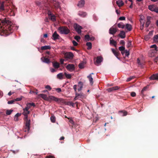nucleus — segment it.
Listing matches in <instances>:
<instances>
[{
	"label": "nucleus",
	"instance_id": "2eb2a0df",
	"mask_svg": "<svg viewBox=\"0 0 158 158\" xmlns=\"http://www.w3.org/2000/svg\"><path fill=\"white\" fill-rule=\"evenodd\" d=\"M150 79L151 80L158 79V73L156 74H153L150 77Z\"/></svg>",
	"mask_w": 158,
	"mask_h": 158
},
{
	"label": "nucleus",
	"instance_id": "c85d7f7f",
	"mask_svg": "<svg viewBox=\"0 0 158 158\" xmlns=\"http://www.w3.org/2000/svg\"><path fill=\"white\" fill-rule=\"evenodd\" d=\"M75 95H77L79 98H83L84 97V94L83 93H81L80 94H78L77 92H76Z\"/></svg>",
	"mask_w": 158,
	"mask_h": 158
},
{
	"label": "nucleus",
	"instance_id": "f8f14e48",
	"mask_svg": "<svg viewBox=\"0 0 158 158\" xmlns=\"http://www.w3.org/2000/svg\"><path fill=\"white\" fill-rule=\"evenodd\" d=\"M117 29L115 28L111 27L109 30V33L110 34H114L117 32Z\"/></svg>",
	"mask_w": 158,
	"mask_h": 158
},
{
	"label": "nucleus",
	"instance_id": "49530a36",
	"mask_svg": "<svg viewBox=\"0 0 158 158\" xmlns=\"http://www.w3.org/2000/svg\"><path fill=\"white\" fill-rule=\"evenodd\" d=\"M147 88L148 87L147 86H145L141 90V93L143 94V92L146 90V89H147Z\"/></svg>",
	"mask_w": 158,
	"mask_h": 158
},
{
	"label": "nucleus",
	"instance_id": "f257e3e1",
	"mask_svg": "<svg viewBox=\"0 0 158 158\" xmlns=\"http://www.w3.org/2000/svg\"><path fill=\"white\" fill-rule=\"evenodd\" d=\"M1 29L0 30L1 35L7 36L12 33L15 29V25L6 18L0 19Z\"/></svg>",
	"mask_w": 158,
	"mask_h": 158
},
{
	"label": "nucleus",
	"instance_id": "a211bd4d",
	"mask_svg": "<svg viewBox=\"0 0 158 158\" xmlns=\"http://www.w3.org/2000/svg\"><path fill=\"white\" fill-rule=\"evenodd\" d=\"M53 5L56 9H57L58 8H60L59 3L57 2H56V1L54 2Z\"/></svg>",
	"mask_w": 158,
	"mask_h": 158
},
{
	"label": "nucleus",
	"instance_id": "4be33fe9",
	"mask_svg": "<svg viewBox=\"0 0 158 158\" xmlns=\"http://www.w3.org/2000/svg\"><path fill=\"white\" fill-rule=\"evenodd\" d=\"M113 53H114V55L116 56V57L118 59H119V58L118 57V56L119 55V53L118 52L116 51L113 48L111 49Z\"/></svg>",
	"mask_w": 158,
	"mask_h": 158
},
{
	"label": "nucleus",
	"instance_id": "864d4df0",
	"mask_svg": "<svg viewBox=\"0 0 158 158\" xmlns=\"http://www.w3.org/2000/svg\"><path fill=\"white\" fill-rule=\"evenodd\" d=\"M15 102V100L14 99L8 102L7 103L8 104H12Z\"/></svg>",
	"mask_w": 158,
	"mask_h": 158
},
{
	"label": "nucleus",
	"instance_id": "bf43d9fd",
	"mask_svg": "<svg viewBox=\"0 0 158 158\" xmlns=\"http://www.w3.org/2000/svg\"><path fill=\"white\" fill-rule=\"evenodd\" d=\"M131 96L132 97H134L136 96V93L134 92H132L131 94Z\"/></svg>",
	"mask_w": 158,
	"mask_h": 158
},
{
	"label": "nucleus",
	"instance_id": "58836bf2",
	"mask_svg": "<svg viewBox=\"0 0 158 158\" xmlns=\"http://www.w3.org/2000/svg\"><path fill=\"white\" fill-rule=\"evenodd\" d=\"M64 74L66 77L68 79H71L72 77V75L70 74H67L66 72L64 73Z\"/></svg>",
	"mask_w": 158,
	"mask_h": 158
},
{
	"label": "nucleus",
	"instance_id": "8fccbe9b",
	"mask_svg": "<svg viewBox=\"0 0 158 158\" xmlns=\"http://www.w3.org/2000/svg\"><path fill=\"white\" fill-rule=\"evenodd\" d=\"M72 43L73 45L75 46H77L78 44V43L75 41L74 40H73L72 41Z\"/></svg>",
	"mask_w": 158,
	"mask_h": 158
},
{
	"label": "nucleus",
	"instance_id": "9b49d317",
	"mask_svg": "<svg viewBox=\"0 0 158 158\" xmlns=\"http://www.w3.org/2000/svg\"><path fill=\"white\" fill-rule=\"evenodd\" d=\"M119 89V87L118 86H115L109 88L107 89V91L109 92H111L114 90H118Z\"/></svg>",
	"mask_w": 158,
	"mask_h": 158
},
{
	"label": "nucleus",
	"instance_id": "6e6552de",
	"mask_svg": "<svg viewBox=\"0 0 158 158\" xmlns=\"http://www.w3.org/2000/svg\"><path fill=\"white\" fill-rule=\"evenodd\" d=\"M103 60V58L101 56H98L96 58V60L94 61V63L95 65L98 66L99 64H100Z\"/></svg>",
	"mask_w": 158,
	"mask_h": 158
},
{
	"label": "nucleus",
	"instance_id": "f3484780",
	"mask_svg": "<svg viewBox=\"0 0 158 158\" xmlns=\"http://www.w3.org/2000/svg\"><path fill=\"white\" fill-rule=\"evenodd\" d=\"M85 4V2L84 0H81L79 2L77 6L80 7H83Z\"/></svg>",
	"mask_w": 158,
	"mask_h": 158
},
{
	"label": "nucleus",
	"instance_id": "2f4dec72",
	"mask_svg": "<svg viewBox=\"0 0 158 158\" xmlns=\"http://www.w3.org/2000/svg\"><path fill=\"white\" fill-rule=\"evenodd\" d=\"M86 45L88 46L87 49L90 50L92 48V44L90 42H87L86 44Z\"/></svg>",
	"mask_w": 158,
	"mask_h": 158
},
{
	"label": "nucleus",
	"instance_id": "a18cd8bd",
	"mask_svg": "<svg viewBox=\"0 0 158 158\" xmlns=\"http://www.w3.org/2000/svg\"><path fill=\"white\" fill-rule=\"evenodd\" d=\"M118 49L120 51H122L125 50V48L123 46H121L119 47Z\"/></svg>",
	"mask_w": 158,
	"mask_h": 158
},
{
	"label": "nucleus",
	"instance_id": "aec40b11",
	"mask_svg": "<svg viewBox=\"0 0 158 158\" xmlns=\"http://www.w3.org/2000/svg\"><path fill=\"white\" fill-rule=\"evenodd\" d=\"M78 15L81 17H84L87 14L85 12L80 11L78 12Z\"/></svg>",
	"mask_w": 158,
	"mask_h": 158
},
{
	"label": "nucleus",
	"instance_id": "e433bc0d",
	"mask_svg": "<svg viewBox=\"0 0 158 158\" xmlns=\"http://www.w3.org/2000/svg\"><path fill=\"white\" fill-rule=\"evenodd\" d=\"M90 37L89 35H86L85 36V39L86 41H89Z\"/></svg>",
	"mask_w": 158,
	"mask_h": 158
},
{
	"label": "nucleus",
	"instance_id": "72a5a7b5",
	"mask_svg": "<svg viewBox=\"0 0 158 158\" xmlns=\"http://www.w3.org/2000/svg\"><path fill=\"white\" fill-rule=\"evenodd\" d=\"M66 104L69 106H72L73 107H74L75 105L74 103L71 102H67Z\"/></svg>",
	"mask_w": 158,
	"mask_h": 158
},
{
	"label": "nucleus",
	"instance_id": "473e14b6",
	"mask_svg": "<svg viewBox=\"0 0 158 158\" xmlns=\"http://www.w3.org/2000/svg\"><path fill=\"white\" fill-rule=\"evenodd\" d=\"M153 41L156 43L158 42V34L154 35L153 37Z\"/></svg>",
	"mask_w": 158,
	"mask_h": 158
},
{
	"label": "nucleus",
	"instance_id": "9d476101",
	"mask_svg": "<svg viewBox=\"0 0 158 158\" xmlns=\"http://www.w3.org/2000/svg\"><path fill=\"white\" fill-rule=\"evenodd\" d=\"M52 39L53 40H56L59 39L60 36L57 33V32L56 31H55L53 34L52 35Z\"/></svg>",
	"mask_w": 158,
	"mask_h": 158
},
{
	"label": "nucleus",
	"instance_id": "13d9d810",
	"mask_svg": "<svg viewBox=\"0 0 158 158\" xmlns=\"http://www.w3.org/2000/svg\"><path fill=\"white\" fill-rule=\"evenodd\" d=\"M125 19V17L124 16L121 17L119 18V20H124Z\"/></svg>",
	"mask_w": 158,
	"mask_h": 158
},
{
	"label": "nucleus",
	"instance_id": "603ef678",
	"mask_svg": "<svg viewBox=\"0 0 158 158\" xmlns=\"http://www.w3.org/2000/svg\"><path fill=\"white\" fill-rule=\"evenodd\" d=\"M134 77H135L134 76L131 77H129V78H127V81H131L132 79L134 78Z\"/></svg>",
	"mask_w": 158,
	"mask_h": 158
},
{
	"label": "nucleus",
	"instance_id": "412c9836",
	"mask_svg": "<svg viewBox=\"0 0 158 158\" xmlns=\"http://www.w3.org/2000/svg\"><path fill=\"white\" fill-rule=\"evenodd\" d=\"M110 44L113 45L115 47L116 46L117 42L112 39V37H111L110 40Z\"/></svg>",
	"mask_w": 158,
	"mask_h": 158
},
{
	"label": "nucleus",
	"instance_id": "e2e57ef3",
	"mask_svg": "<svg viewBox=\"0 0 158 158\" xmlns=\"http://www.w3.org/2000/svg\"><path fill=\"white\" fill-rule=\"evenodd\" d=\"M22 99V98H17L16 99H14L15 101H20Z\"/></svg>",
	"mask_w": 158,
	"mask_h": 158
},
{
	"label": "nucleus",
	"instance_id": "6ab92c4d",
	"mask_svg": "<svg viewBox=\"0 0 158 158\" xmlns=\"http://www.w3.org/2000/svg\"><path fill=\"white\" fill-rule=\"evenodd\" d=\"M116 4L119 7H121L124 5V2L122 0H118L116 2Z\"/></svg>",
	"mask_w": 158,
	"mask_h": 158
},
{
	"label": "nucleus",
	"instance_id": "4468645a",
	"mask_svg": "<svg viewBox=\"0 0 158 158\" xmlns=\"http://www.w3.org/2000/svg\"><path fill=\"white\" fill-rule=\"evenodd\" d=\"M118 35L122 39L126 37L125 33L124 31H121Z\"/></svg>",
	"mask_w": 158,
	"mask_h": 158
},
{
	"label": "nucleus",
	"instance_id": "5fc2aeb1",
	"mask_svg": "<svg viewBox=\"0 0 158 158\" xmlns=\"http://www.w3.org/2000/svg\"><path fill=\"white\" fill-rule=\"evenodd\" d=\"M55 90L58 93H60L61 91V89L60 88H56Z\"/></svg>",
	"mask_w": 158,
	"mask_h": 158
},
{
	"label": "nucleus",
	"instance_id": "b1692460",
	"mask_svg": "<svg viewBox=\"0 0 158 158\" xmlns=\"http://www.w3.org/2000/svg\"><path fill=\"white\" fill-rule=\"evenodd\" d=\"M52 64L53 67L56 69H58L60 67L59 63L57 62H53Z\"/></svg>",
	"mask_w": 158,
	"mask_h": 158
},
{
	"label": "nucleus",
	"instance_id": "7c9ffc66",
	"mask_svg": "<svg viewBox=\"0 0 158 158\" xmlns=\"http://www.w3.org/2000/svg\"><path fill=\"white\" fill-rule=\"evenodd\" d=\"M118 26L119 28H124L125 27V25L122 22H120L118 24Z\"/></svg>",
	"mask_w": 158,
	"mask_h": 158
},
{
	"label": "nucleus",
	"instance_id": "680f3d73",
	"mask_svg": "<svg viewBox=\"0 0 158 158\" xmlns=\"http://www.w3.org/2000/svg\"><path fill=\"white\" fill-rule=\"evenodd\" d=\"M37 89H35V90L34 91H31L30 93H35L36 94H37L38 93L37 92Z\"/></svg>",
	"mask_w": 158,
	"mask_h": 158
},
{
	"label": "nucleus",
	"instance_id": "4d7b16f0",
	"mask_svg": "<svg viewBox=\"0 0 158 158\" xmlns=\"http://www.w3.org/2000/svg\"><path fill=\"white\" fill-rule=\"evenodd\" d=\"M45 88L47 89H48L49 90H50L52 89V88L49 85H47L45 86Z\"/></svg>",
	"mask_w": 158,
	"mask_h": 158
},
{
	"label": "nucleus",
	"instance_id": "69168bd1",
	"mask_svg": "<svg viewBox=\"0 0 158 158\" xmlns=\"http://www.w3.org/2000/svg\"><path fill=\"white\" fill-rule=\"evenodd\" d=\"M64 60L63 59H60V62L61 64H64Z\"/></svg>",
	"mask_w": 158,
	"mask_h": 158
},
{
	"label": "nucleus",
	"instance_id": "3c124183",
	"mask_svg": "<svg viewBox=\"0 0 158 158\" xmlns=\"http://www.w3.org/2000/svg\"><path fill=\"white\" fill-rule=\"evenodd\" d=\"M125 56H128L130 54L129 52L127 50H125Z\"/></svg>",
	"mask_w": 158,
	"mask_h": 158
},
{
	"label": "nucleus",
	"instance_id": "bb28decb",
	"mask_svg": "<svg viewBox=\"0 0 158 158\" xmlns=\"http://www.w3.org/2000/svg\"><path fill=\"white\" fill-rule=\"evenodd\" d=\"M26 106L29 109L31 107V106L35 107V103H28L27 104Z\"/></svg>",
	"mask_w": 158,
	"mask_h": 158
},
{
	"label": "nucleus",
	"instance_id": "09e8293b",
	"mask_svg": "<svg viewBox=\"0 0 158 158\" xmlns=\"http://www.w3.org/2000/svg\"><path fill=\"white\" fill-rule=\"evenodd\" d=\"M120 44L124 46L125 44V42L123 40H121L120 42Z\"/></svg>",
	"mask_w": 158,
	"mask_h": 158
},
{
	"label": "nucleus",
	"instance_id": "c9c22d12",
	"mask_svg": "<svg viewBox=\"0 0 158 158\" xmlns=\"http://www.w3.org/2000/svg\"><path fill=\"white\" fill-rule=\"evenodd\" d=\"M51 121L52 123H55L56 121V118L54 115H52L50 117Z\"/></svg>",
	"mask_w": 158,
	"mask_h": 158
},
{
	"label": "nucleus",
	"instance_id": "dca6fc26",
	"mask_svg": "<svg viewBox=\"0 0 158 158\" xmlns=\"http://www.w3.org/2000/svg\"><path fill=\"white\" fill-rule=\"evenodd\" d=\"M40 97L44 99V100H49L50 99L49 98V97H48L47 95L45 94H40L39 95Z\"/></svg>",
	"mask_w": 158,
	"mask_h": 158
},
{
	"label": "nucleus",
	"instance_id": "a878e982",
	"mask_svg": "<svg viewBox=\"0 0 158 158\" xmlns=\"http://www.w3.org/2000/svg\"><path fill=\"white\" fill-rule=\"evenodd\" d=\"M51 48V47L50 46H44L41 47V49L42 50H45L47 49H50Z\"/></svg>",
	"mask_w": 158,
	"mask_h": 158
},
{
	"label": "nucleus",
	"instance_id": "6e6d98bb",
	"mask_svg": "<svg viewBox=\"0 0 158 158\" xmlns=\"http://www.w3.org/2000/svg\"><path fill=\"white\" fill-rule=\"evenodd\" d=\"M153 31H150L148 34V36H152V35H153Z\"/></svg>",
	"mask_w": 158,
	"mask_h": 158
},
{
	"label": "nucleus",
	"instance_id": "5701e85b",
	"mask_svg": "<svg viewBox=\"0 0 158 158\" xmlns=\"http://www.w3.org/2000/svg\"><path fill=\"white\" fill-rule=\"evenodd\" d=\"M41 59L42 60V61L44 62L47 63H50V60L48 58H45V57H42Z\"/></svg>",
	"mask_w": 158,
	"mask_h": 158
},
{
	"label": "nucleus",
	"instance_id": "774afa93",
	"mask_svg": "<svg viewBox=\"0 0 158 158\" xmlns=\"http://www.w3.org/2000/svg\"><path fill=\"white\" fill-rule=\"evenodd\" d=\"M46 158H55L54 156H46Z\"/></svg>",
	"mask_w": 158,
	"mask_h": 158
},
{
	"label": "nucleus",
	"instance_id": "39448f33",
	"mask_svg": "<svg viewBox=\"0 0 158 158\" xmlns=\"http://www.w3.org/2000/svg\"><path fill=\"white\" fill-rule=\"evenodd\" d=\"M74 28L76 32L79 34L81 33V29L82 27L77 23H75L74 25Z\"/></svg>",
	"mask_w": 158,
	"mask_h": 158
},
{
	"label": "nucleus",
	"instance_id": "ea45409f",
	"mask_svg": "<svg viewBox=\"0 0 158 158\" xmlns=\"http://www.w3.org/2000/svg\"><path fill=\"white\" fill-rule=\"evenodd\" d=\"M151 23V22L149 19H147V21L146 22L145 26L146 27H148Z\"/></svg>",
	"mask_w": 158,
	"mask_h": 158
},
{
	"label": "nucleus",
	"instance_id": "0eeeda50",
	"mask_svg": "<svg viewBox=\"0 0 158 158\" xmlns=\"http://www.w3.org/2000/svg\"><path fill=\"white\" fill-rule=\"evenodd\" d=\"M66 68L70 72H72L75 69V65L73 64H69L66 66Z\"/></svg>",
	"mask_w": 158,
	"mask_h": 158
},
{
	"label": "nucleus",
	"instance_id": "ddd939ff",
	"mask_svg": "<svg viewBox=\"0 0 158 158\" xmlns=\"http://www.w3.org/2000/svg\"><path fill=\"white\" fill-rule=\"evenodd\" d=\"M83 85L82 82L79 81L78 83V86L79 88L77 89L78 91H80L82 89Z\"/></svg>",
	"mask_w": 158,
	"mask_h": 158
},
{
	"label": "nucleus",
	"instance_id": "f03ea898",
	"mask_svg": "<svg viewBox=\"0 0 158 158\" xmlns=\"http://www.w3.org/2000/svg\"><path fill=\"white\" fill-rule=\"evenodd\" d=\"M23 114L25 117L24 118L25 126L24 127L23 130L24 132H28L30 129V120H28V114H29L30 111L28 110H23Z\"/></svg>",
	"mask_w": 158,
	"mask_h": 158
},
{
	"label": "nucleus",
	"instance_id": "c03bdc74",
	"mask_svg": "<svg viewBox=\"0 0 158 158\" xmlns=\"http://www.w3.org/2000/svg\"><path fill=\"white\" fill-rule=\"evenodd\" d=\"M78 66L80 69H82L84 67V63L83 62L79 64Z\"/></svg>",
	"mask_w": 158,
	"mask_h": 158
},
{
	"label": "nucleus",
	"instance_id": "052dcab7",
	"mask_svg": "<svg viewBox=\"0 0 158 158\" xmlns=\"http://www.w3.org/2000/svg\"><path fill=\"white\" fill-rule=\"evenodd\" d=\"M77 85H74L73 86V88L74 89V91L75 92V93H76V92H77Z\"/></svg>",
	"mask_w": 158,
	"mask_h": 158
},
{
	"label": "nucleus",
	"instance_id": "c756f323",
	"mask_svg": "<svg viewBox=\"0 0 158 158\" xmlns=\"http://www.w3.org/2000/svg\"><path fill=\"white\" fill-rule=\"evenodd\" d=\"M157 48L156 45V44H153L151 46L150 48H154V49L153 50H152V53H155V50Z\"/></svg>",
	"mask_w": 158,
	"mask_h": 158
},
{
	"label": "nucleus",
	"instance_id": "de8ad7c7",
	"mask_svg": "<svg viewBox=\"0 0 158 158\" xmlns=\"http://www.w3.org/2000/svg\"><path fill=\"white\" fill-rule=\"evenodd\" d=\"M131 41H128L127 44V48H129L131 45Z\"/></svg>",
	"mask_w": 158,
	"mask_h": 158
},
{
	"label": "nucleus",
	"instance_id": "20e7f679",
	"mask_svg": "<svg viewBox=\"0 0 158 158\" xmlns=\"http://www.w3.org/2000/svg\"><path fill=\"white\" fill-rule=\"evenodd\" d=\"M58 30L61 34H68L70 32V30L68 27H60Z\"/></svg>",
	"mask_w": 158,
	"mask_h": 158
},
{
	"label": "nucleus",
	"instance_id": "37998d69",
	"mask_svg": "<svg viewBox=\"0 0 158 158\" xmlns=\"http://www.w3.org/2000/svg\"><path fill=\"white\" fill-rule=\"evenodd\" d=\"M74 38L75 40H76L77 42H78L81 39V37L79 36L76 35L74 37Z\"/></svg>",
	"mask_w": 158,
	"mask_h": 158
},
{
	"label": "nucleus",
	"instance_id": "f704fd0d",
	"mask_svg": "<svg viewBox=\"0 0 158 158\" xmlns=\"http://www.w3.org/2000/svg\"><path fill=\"white\" fill-rule=\"evenodd\" d=\"M154 5H150L148 6L149 9L152 11H154Z\"/></svg>",
	"mask_w": 158,
	"mask_h": 158
},
{
	"label": "nucleus",
	"instance_id": "393cba45",
	"mask_svg": "<svg viewBox=\"0 0 158 158\" xmlns=\"http://www.w3.org/2000/svg\"><path fill=\"white\" fill-rule=\"evenodd\" d=\"M87 78L89 79L90 82V83L91 85H92L93 84V78L91 75H89L87 77Z\"/></svg>",
	"mask_w": 158,
	"mask_h": 158
},
{
	"label": "nucleus",
	"instance_id": "338daca9",
	"mask_svg": "<svg viewBox=\"0 0 158 158\" xmlns=\"http://www.w3.org/2000/svg\"><path fill=\"white\" fill-rule=\"evenodd\" d=\"M48 14L49 16H50L52 15V14L51 12L49 10L48 11Z\"/></svg>",
	"mask_w": 158,
	"mask_h": 158
},
{
	"label": "nucleus",
	"instance_id": "423d86ee",
	"mask_svg": "<svg viewBox=\"0 0 158 158\" xmlns=\"http://www.w3.org/2000/svg\"><path fill=\"white\" fill-rule=\"evenodd\" d=\"M49 98L50 100H53L58 102H61L63 100L61 98H59L53 96H49Z\"/></svg>",
	"mask_w": 158,
	"mask_h": 158
},
{
	"label": "nucleus",
	"instance_id": "4c0bfd02",
	"mask_svg": "<svg viewBox=\"0 0 158 158\" xmlns=\"http://www.w3.org/2000/svg\"><path fill=\"white\" fill-rule=\"evenodd\" d=\"M63 75L62 73H59L57 75V78L59 79H62L63 78Z\"/></svg>",
	"mask_w": 158,
	"mask_h": 158
},
{
	"label": "nucleus",
	"instance_id": "0e129e2a",
	"mask_svg": "<svg viewBox=\"0 0 158 158\" xmlns=\"http://www.w3.org/2000/svg\"><path fill=\"white\" fill-rule=\"evenodd\" d=\"M154 11L158 13V7H155Z\"/></svg>",
	"mask_w": 158,
	"mask_h": 158
},
{
	"label": "nucleus",
	"instance_id": "cd10ccee",
	"mask_svg": "<svg viewBox=\"0 0 158 158\" xmlns=\"http://www.w3.org/2000/svg\"><path fill=\"white\" fill-rule=\"evenodd\" d=\"M126 29L129 31H131L132 29L131 25L129 24H127L126 25Z\"/></svg>",
	"mask_w": 158,
	"mask_h": 158
},
{
	"label": "nucleus",
	"instance_id": "1a4fd4ad",
	"mask_svg": "<svg viewBox=\"0 0 158 158\" xmlns=\"http://www.w3.org/2000/svg\"><path fill=\"white\" fill-rule=\"evenodd\" d=\"M73 54L71 52H67L65 53L64 56L65 58L72 59L73 57Z\"/></svg>",
	"mask_w": 158,
	"mask_h": 158
},
{
	"label": "nucleus",
	"instance_id": "79ce46f5",
	"mask_svg": "<svg viewBox=\"0 0 158 158\" xmlns=\"http://www.w3.org/2000/svg\"><path fill=\"white\" fill-rule=\"evenodd\" d=\"M51 19L53 21H55L56 20V17L54 15H52L51 16Z\"/></svg>",
	"mask_w": 158,
	"mask_h": 158
},
{
	"label": "nucleus",
	"instance_id": "a19ab883",
	"mask_svg": "<svg viewBox=\"0 0 158 158\" xmlns=\"http://www.w3.org/2000/svg\"><path fill=\"white\" fill-rule=\"evenodd\" d=\"M13 111V110H8L6 111V114L7 115H10L11 114Z\"/></svg>",
	"mask_w": 158,
	"mask_h": 158
},
{
	"label": "nucleus",
	"instance_id": "7ed1b4c3",
	"mask_svg": "<svg viewBox=\"0 0 158 158\" xmlns=\"http://www.w3.org/2000/svg\"><path fill=\"white\" fill-rule=\"evenodd\" d=\"M13 12V15H15V13L13 10L10 9L8 10L7 9L5 8L4 7V2H2L0 5V14H2L3 13L5 14L7 12Z\"/></svg>",
	"mask_w": 158,
	"mask_h": 158
}]
</instances>
